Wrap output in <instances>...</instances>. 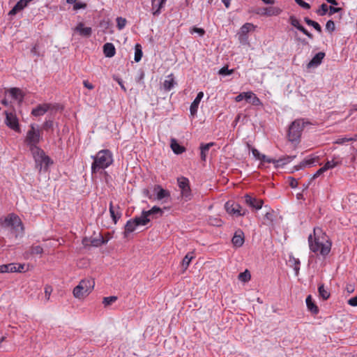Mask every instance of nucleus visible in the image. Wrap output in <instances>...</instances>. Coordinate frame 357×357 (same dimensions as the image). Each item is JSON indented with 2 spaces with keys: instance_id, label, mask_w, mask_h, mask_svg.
I'll use <instances>...</instances> for the list:
<instances>
[{
  "instance_id": "1",
  "label": "nucleus",
  "mask_w": 357,
  "mask_h": 357,
  "mask_svg": "<svg viewBox=\"0 0 357 357\" xmlns=\"http://www.w3.org/2000/svg\"><path fill=\"white\" fill-rule=\"evenodd\" d=\"M310 250L315 253L326 257L331 250L332 243L320 227H314L313 234L308 236Z\"/></svg>"
},
{
  "instance_id": "2",
  "label": "nucleus",
  "mask_w": 357,
  "mask_h": 357,
  "mask_svg": "<svg viewBox=\"0 0 357 357\" xmlns=\"http://www.w3.org/2000/svg\"><path fill=\"white\" fill-rule=\"evenodd\" d=\"M2 227L10 228L15 238L22 236L24 234V226L18 215L10 213L3 219H0Z\"/></svg>"
},
{
  "instance_id": "3",
  "label": "nucleus",
  "mask_w": 357,
  "mask_h": 357,
  "mask_svg": "<svg viewBox=\"0 0 357 357\" xmlns=\"http://www.w3.org/2000/svg\"><path fill=\"white\" fill-rule=\"evenodd\" d=\"M92 158L93 159L91 165L92 173L108 167L113 162L112 153L107 149L98 151L95 156H92Z\"/></svg>"
},
{
  "instance_id": "4",
  "label": "nucleus",
  "mask_w": 357,
  "mask_h": 357,
  "mask_svg": "<svg viewBox=\"0 0 357 357\" xmlns=\"http://www.w3.org/2000/svg\"><path fill=\"white\" fill-rule=\"evenodd\" d=\"M31 151L39 172L47 171L49 166L53 163L50 158L39 147H33Z\"/></svg>"
},
{
  "instance_id": "5",
  "label": "nucleus",
  "mask_w": 357,
  "mask_h": 357,
  "mask_svg": "<svg viewBox=\"0 0 357 357\" xmlns=\"http://www.w3.org/2000/svg\"><path fill=\"white\" fill-rule=\"evenodd\" d=\"M95 285V282L92 279H83L78 285L73 289V295L77 298H82L92 291Z\"/></svg>"
},
{
  "instance_id": "6",
  "label": "nucleus",
  "mask_w": 357,
  "mask_h": 357,
  "mask_svg": "<svg viewBox=\"0 0 357 357\" xmlns=\"http://www.w3.org/2000/svg\"><path fill=\"white\" fill-rule=\"evenodd\" d=\"M305 122L303 119L295 120L289 128L288 137L291 142L297 141L301 135L304 128Z\"/></svg>"
},
{
  "instance_id": "7",
  "label": "nucleus",
  "mask_w": 357,
  "mask_h": 357,
  "mask_svg": "<svg viewBox=\"0 0 357 357\" xmlns=\"http://www.w3.org/2000/svg\"><path fill=\"white\" fill-rule=\"evenodd\" d=\"M149 222V218H146L145 217H143L142 215L139 217H135L132 219H130L129 220L127 221L125 225L124 236H127L128 234L133 232L136 229L137 226H144Z\"/></svg>"
},
{
  "instance_id": "8",
  "label": "nucleus",
  "mask_w": 357,
  "mask_h": 357,
  "mask_svg": "<svg viewBox=\"0 0 357 357\" xmlns=\"http://www.w3.org/2000/svg\"><path fill=\"white\" fill-rule=\"evenodd\" d=\"M40 140V133L38 129L36 128L34 124L30 126V129L28 130L26 136V142L29 146L30 151L33 147H38L37 144Z\"/></svg>"
},
{
  "instance_id": "9",
  "label": "nucleus",
  "mask_w": 357,
  "mask_h": 357,
  "mask_svg": "<svg viewBox=\"0 0 357 357\" xmlns=\"http://www.w3.org/2000/svg\"><path fill=\"white\" fill-rule=\"evenodd\" d=\"M178 186L181 189V196L185 200L188 201L192 197L190 181L188 178L181 176L177 178Z\"/></svg>"
},
{
  "instance_id": "10",
  "label": "nucleus",
  "mask_w": 357,
  "mask_h": 357,
  "mask_svg": "<svg viewBox=\"0 0 357 357\" xmlns=\"http://www.w3.org/2000/svg\"><path fill=\"white\" fill-rule=\"evenodd\" d=\"M225 207L228 213L236 217L243 216L248 213V211L243 208L240 204L231 201L226 202Z\"/></svg>"
},
{
  "instance_id": "11",
  "label": "nucleus",
  "mask_w": 357,
  "mask_h": 357,
  "mask_svg": "<svg viewBox=\"0 0 357 357\" xmlns=\"http://www.w3.org/2000/svg\"><path fill=\"white\" fill-rule=\"evenodd\" d=\"M107 241H105L103 236L99 234L96 237H91L90 238H84L82 241V243L84 246H93V247H99L103 244H105Z\"/></svg>"
},
{
  "instance_id": "12",
  "label": "nucleus",
  "mask_w": 357,
  "mask_h": 357,
  "mask_svg": "<svg viewBox=\"0 0 357 357\" xmlns=\"http://www.w3.org/2000/svg\"><path fill=\"white\" fill-rule=\"evenodd\" d=\"M244 201L248 206L257 210L261 208L264 203L262 199H257L248 194L244 196Z\"/></svg>"
},
{
  "instance_id": "13",
  "label": "nucleus",
  "mask_w": 357,
  "mask_h": 357,
  "mask_svg": "<svg viewBox=\"0 0 357 357\" xmlns=\"http://www.w3.org/2000/svg\"><path fill=\"white\" fill-rule=\"evenodd\" d=\"M6 114V124L11 129L14 130H19V123L18 120L15 116V114L11 113L5 112Z\"/></svg>"
},
{
  "instance_id": "14",
  "label": "nucleus",
  "mask_w": 357,
  "mask_h": 357,
  "mask_svg": "<svg viewBox=\"0 0 357 357\" xmlns=\"http://www.w3.org/2000/svg\"><path fill=\"white\" fill-rule=\"evenodd\" d=\"M290 24L296 27L298 30L301 31L303 33L307 36L309 38L312 39L313 36L310 33L304 26L301 25L299 20L294 15L289 17Z\"/></svg>"
},
{
  "instance_id": "15",
  "label": "nucleus",
  "mask_w": 357,
  "mask_h": 357,
  "mask_svg": "<svg viewBox=\"0 0 357 357\" xmlns=\"http://www.w3.org/2000/svg\"><path fill=\"white\" fill-rule=\"evenodd\" d=\"M255 26L252 24L247 22L244 24L240 29L239 32L238 33V38L241 41L247 39V33L251 31H254L255 29Z\"/></svg>"
},
{
  "instance_id": "16",
  "label": "nucleus",
  "mask_w": 357,
  "mask_h": 357,
  "mask_svg": "<svg viewBox=\"0 0 357 357\" xmlns=\"http://www.w3.org/2000/svg\"><path fill=\"white\" fill-rule=\"evenodd\" d=\"M73 31L78 33L79 36L86 38L90 37L92 33V29L91 27H85L83 22L78 23L73 29Z\"/></svg>"
},
{
  "instance_id": "17",
  "label": "nucleus",
  "mask_w": 357,
  "mask_h": 357,
  "mask_svg": "<svg viewBox=\"0 0 357 357\" xmlns=\"http://www.w3.org/2000/svg\"><path fill=\"white\" fill-rule=\"evenodd\" d=\"M153 192L156 195V199L158 200H163L164 199H168L170 197L169 191L165 190L160 185L154 186Z\"/></svg>"
},
{
  "instance_id": "18",
  "label": "nucleus",
  "mask_w": 357,
  "mask_h": 357,
  "mask_svg": "<svg viewBox=\"0 0 357 357\" xmlns=\"http://www.w3.org/2000/svg\"><path fill=\"white\" fill-rule=\"evenodd\" d=\"M50 108V104H40L32 109L31 114L34 116H40L44 115Z\"/></svg>"
},
{
  "instance_id": "19",
  "label": "nucleus",
  "mask_w": 357,
  "mask_h": 357,
  "mask_svg": "<svg viewBox=\"0 0 357 357\" xmlns=\"http://www.w3.org/2000/svg\"><path fill=\"white\" fill-rule=\"evenodd\" d=\"M244 241V234L243 231L241 229L237 230L231 239L233 245L236 248H240L243 245Z\"/></svg>"
},
{
  "instance_id": "20",
  "label": "nucleus",
  "mask_w": 357,
  "mask_h": 357,
  "mask_svg": "<svg viewBox=\"0 0 357 357\" xmlns=\"http://www.w3.org/2000/svg\"><path fill=\"white\" fill-rule=\"evenodd\" d=\"M203 97H204V93L202 91H200L197 93V97L195 98L194 101L192 102V104L190 107V112L192 116H194L197 114L199 105L200 103L201 100L203 98Z\"/></svg>"
},
{
  "instance_id": "21",
  "label": "nucleus",
  "mask_w": 357,
  "mask_h": 357,
  "mask_svg": "<svg viewBox=\"0 0 357 357\" xmlns=\"http://www.w3.org/2000/svg\"><path fill=\"white\" fill-rule=\"evenodd\" d=\"M167 0H152V13L153 15H158L161 13V9L164 7Z\"/></svg>"
},
{
  "instance_id": "22",
  "label": "nucleus",
  "mask_w": 357,
  "mask_h": 357,
  "mask_svg": "<svg viewBox=\"0 0 357 357\" xmlns=\"http://www.w3.org/2000/svg\"><path fill=\"white\" fill-rule=\"evenodd\" d=\"M32 0H20L17 2L15 6L10 10L9 15H14L17 14L19 11L23 10L25 7L27 6L28 3Z\"/></svg>"
},
{
  "instance_id": "23",
  "label": "nucleus",
  "mask_w": 357,
  "mask_h": 357,
  "mask_svg": "<svg viewBox=\"0 0 357 357\" xmlns=\"http://www.w3.org/2000/svg\"><path fill=\"white\" fill-rule=\"evenodd\" d=\"M325 56V53L322 52H319L317 54L314 55V56L312 59V60L308 63L307 67L312 68V67H317L319 66L322 60L324 59Z\"/></svg>"
},
{
  "instance_id": "24",
  "label": "nucleus",
  "mask_w": 357,
  "mask_h": 357,
  "mask_svg": "<svg viewBox=\"0 0 357 357\" xmlns=\"http://www.w3.org/2000/svg\"><path fill=\"white\" fill-rule=\"evenodd\" d=\"M109 213L114 224H116L118 220L121 217V212L119 206H114L112 202L109 204Z\"/></svg>"
},
{
  "instance_id": "25",
  "label": "nucleus",
  "mask_w": 357,
  "mask_h": 357,
  "mask_svg": "<svg viewBox=\"0 0 357 357\" xmlns=\"http://www.w3.org/2000/svg\"><path fill=\"white\" fill-rule=\"evenodd\" d=\"M282 9L278 7H267L262 9L261 15L266 16H277L282 13Z\"/></svg>"
},
{
  "instance_id": "26",
  "label": "nucleus",
  "mask_w": 357,
  "mask_h": 357,
  "mask_svg": "<svg viewBox=\"0 0 357 357\" xmlns=\"http://www.w3.org/2000/svg\"><path fill=\"white\" fill-rule=\"evenodd\" d=\"M300 264L299 259L294 257L292 255L289 256L288 265L294 268L296 275H298L299 273Z\"/></svg>"
},
{
  "instance_id": "27",
  "label": "nucleus",
  "mask_w": 357,
  "mask_h": 357,
  "mask_svg": "<svg viewBox=\"0 0 357 357\" xmlns=\"http://www.w3.org/2000/svg\"><path fill=\"white\" fill-rule=\"evenodd\" d=\"M245 100L255 106L261 105V102L259 98L252 91L246 92Z\"/></svg>"
},
{
  "instance_id": "28",
  "label": "nucleus",
  "mask_w": 357,
  "mask_h": 357,
  "mask_svg": "<svg viewBox=\"0 0 357 357\" xmlns=\"http://www.w3.org/2000/svg\"><path fill=\"white\" fill-rule=\"evenodd\" d=\"M103 53L106 57L111 58L115 55L114 45L111 43H107L103 45Z\"/></svg>"
},
{
  "instance_id": "29",
  "label": "nucleus",
  "mask_w": 357,
  "mask_h": 357,
  "mask_svg": "<svg viewBox=\"0 0 357 357\" xmlns=\"http://www.w3.org/2000/svg\"><path fill=\"white\" fill-rule=\"evenodd\" d=\"M170 146L173 152L176 154H181L183 153L185 151V149L184 146H181L177 141L172 138L171 139V143Z\"/></svg>"
},
{
  "instance_id": "30",
  "label": "nucleus",
  "mask_w": 357,
  "mask_h": 357,
  "mask_svg": "<svg viewBox=\"0 0 357 357\" xmlns=\"http://www.w3.org/2000/svg\"><path fill=\"white\" fill-rule=\"evenodd\" d=\"M341 162L342 160L338 157L334 156L331 160L327 161L323 167L327 171L340 165Z\"/></svg>"
},
{
  "instance_id": "31",
  "label": "nucleus",
  "mask_w": 357,
  "mask_h": 357,
  "mask_svg": "<svg viewBox=\"0 0 357 357\" xmlns=\"http://www.w3.org/2000/svg\"><path fill=\"white\" fill-rule=\"evenodd\" d=\"M17 264L10 263L0 266V273H15Z\"/></svg>"
},
{
  "instance_id": "32",
  "label": "nucleus",
  "mask_w": 357,
  "mask_h": 357,
  "mask_svg": "<svg viewBox=\"0 0 357 357\" xmlns=\"http://www.w3.org/2000/svg\"><path fill=\"white\" fill-rule=\"evenodd\" d=\"M213 145H214L213 142H210V143L205 144H201V146H200V150H201L200 156H201V159L203 161L206 160L207 153H208L210 148L211 146H213Z\"/></svg>"
},
{
  "instance_id": "33",
  "label": "nucleus",
  "mask_w": 357,
  "mask_h": 357,
  "mask_svg": "<svg viewBox=\"0 0 357 357\" xmlns=\"http://www.w3.org/2000/svg\"><path fill=\"white\" fill-rule=\"evenodd\" d=\"M295 157H296L295 155H294V156L286 155V156L281 157L278 160H275V167H278L280 166H283L284 165H287V164L289 163L290 162H291Z\"/></svg>"
},
{
  "instance_id": "34",
  "label": "nucleus",
  "mask_w": 357,
  "mask_h": 357,
  "mask_svg": "<svg viewBox=\"0 0 357 357\" xmlns=\"http://www.w3.org/2000/svg\"><path fill=\"white\" fill-rule=\"evenodd\" d=\"M307 307L308 310L312 312L313 314H317L319 312V309L317 306L312 301V296L309 295L305 300Z\"/></svg>"
},
{
  "instance_id": "35",
  "label": "nucleus",
  "mask_w": 357,
  "mask_h": 357,
  "mask_svg": "<svg viewBox=\"0 0 357 357\" xmlns=\"http://www.w3.org/2000/svg\"><path fill=\"white\" fill-rule=\"evenodd\" d=\"M315 162H316L315 158H306L303 161H302L298 165L296 166L295 169L296 170H299V169L305 168L307 166H312L314 165V163Z\"/></svg>"
},
{
  "instance_id": "36",
  "label": "nucleus",
  "mask_w": 357,
  "mask_h": 357,
  "mask_svg": "<svg viewBox=\"0 0 357 357\" xmlns=\"http://www.w3.org/2000/svg\"><path fill=\"white\" fill-rule=\"evenodd\" d=\"M195 257V255L193 252H188L187 255L184 257V258L182 260L181 266L183 268V270H186L190 264L192 259Z\"/></svg>"
},
{
  "instance_id": "37",
  "label": "nucleus",
  "mask_w": 357,
  "mask_h": 357,
  "mask_svg": "<svg viewBox=\"0 0 357 357\" xmlns=\"http://www.w3.org/2000/svg\"><path fill=\"white\" fill-rule=\"evenodd\" d=\"M174 85V78L172 74L167 76V79L163 83L164 89L166 91H170Z\"/></svg>"
},
{
  "instance_id": "38",
  "label": "nucleus",
  "mask_w": 357,
  "mask_h": 357,
  "mask_svg": "<svg viewBox=\"0 0 357 357\" xmlns=\"http://www.w3.org/2000/svg\"><path fill=\"white\" fill-rule=\"evenodd\" d=\"M156 213H160V215H162V211L160 208L155 206L151 210L143 211L142 213V215L143 217H145L146 218H149V215Z\"/></svg>"
},
{
  "instance_id": "39",
  "label": "nucleus",
  "mask_w": 357,
  "mask_h": 357,
  "mask_svg": "<svg viewBox=\"0 0 357 357\" xmlns=\"http://www.w3.org/2000/svg\"><path fill=\"white\" fill-rule=\"evenodd\" d=\"M318 291L319 296L322 298L323 300H327L330 297V293L326 289H325L324 284H320L319 286Z\"/></svg>"
},
{
  "instance_id": "40",
  "label": "nucleus",
  "mask_w": 357,
  "mask_h": 357,
  "mask_svg": "<svg viewBox=\"0 0 357 357\" xmlns=\"http://www.w3.org/2000/svg\"><path fill=\"white\" fill-rule=\"evenodd\" d=\"M135 50V61L136 62H139L142 57V51L141 45L139 44H136Z\"/></svg>"
},
{
  "instance_id": "41",
  "label": "nucleus",
  "mask_w": 357,
  "mask_h": 357,
  "mask_svg": "<svg viewBox=\"0 0 357 357\" xmlns=\"http://www.w3.org/2000/svg\"><path fill=\"white\" fill-rule=\"evenodd\" d=\"M10 94L13 98L15 99H18L20 100H22L23 98V95L20 89L17 88H13L10 91Z\"/></svg>"
},
{
  "instance_id": "42",
  "label": "nucleus",
  "mask_w": 357,
  "mask_h": 357,
  "mask_svg": "<svg viewBox=\"0 0 357 357\" xmlns=\"http://www.w3.org/2000/svg\"><path fill=\"white\" fill-rule=\"evenodd\" d=\"M29 252L31 255H41L43 252V248L40 245H32Z\"/></svg>"
},
{
  "instance_id": "43",
  "label": "nucleus",
  "mask_w": 357,
  "mask_h": 357,
  "mask_svg": "<svg viewBox=\"0 0 357 357\" xmlns=\"http://www.w3.org/2000/svg\"><path fill=\"white\" fill-rule=\"evenodd\" d=\"M250 273L248 270H245L244 272L241 273L238 275V279L243 282H248L250 280Z\"/></svg>"
},
{
  "instance_id": "44",
  "label": "nucleus",
  "mask_w": 357,
  "mask_h": 357,
  "mask_svg": "<svg viewBox=\"0 0 357 357\" xmlns=\"http://www.w3.org/2000/svg\"><path fill=\"white\" fill-rule=\"evenodd\" d=\"M329 10V6L326 3H322L319 9L317 11V14L320 16L325 15Z\"/></svg>"
},
{
  "instance_id": "45",
  "label": "nucleus",
  "mask_w": 357,
  "mask_h": 357,
  "mask_svg": "<svg viewBox=\"0 0 357 357\" xmlns=\"http://www.w3.org/2000/svg\"><path fill=\"white\" fill-rule=\"evenodd\" d=\"M116 300H117V297L114 296L105 297L103 298L102 303L104 304L105 306H108V305L112 304L113 303H114Z\"/></svg>"
},
{
  "instance_id": "46",
  "label": "nucleus",
  "mask_w": 357,
  "mask_h": 357,
  "mask_svg": "<svg viewBox=\"0 0 357 357\" xmlns=\"http://www.w3.org/2000/svg\"><path fill=\"white\" fill-rule=\"evenodd\" d=\"M252 153L256 159L259 160H265L266 155L264 154H261L257 149L253 148L252 149Z\"/></svg>"
},
{
  "instance_id": "47",
  "label": "nucleus",
  "mask_w": 357,
  "mask_h": 357,
  "mask_svg": "<svg viewBox=\"0 0 357 357\" xmlns=\"http://www.w3.org/2000/svg\"><path fill=\"white\" fill-rule=\"evenodd\" d=\"M117 27L119 30L123 29L126 24V20L121 17L116 18Z\"/></svg>"
},
{
  "instance_id": "48",
  "label": "nucleus",
  "mask_w": 357,
  "mask_h": 357,
  "mask_svg": "<svg viewBox=\"0 0 357 357\" xmlns=\"http://www.w3.org/2000/svg\"><path fill=\"white\" fill-rule=\"evenodd\" d=\"M73 10H79V9H85L86 8V3H83V2H77L75 1V3H73Z\"/></svg>"
},
{
  "instance_id": "49",
  "label": "nucleus",
  "mask_w": 357,
  "mask_h": 357,
  "mask_svg": "<svg viewBox=\"0 0 357 357\" xmlns=\"http://www.w3.org/2000/svg\"><path fill=\"white\" fill-rule=\"evenodd\" d=\"M326 29L329 32H333L335 29V25L333 20H328L326 24Z\"/></svg>"
},
{
  "instance_id": "50",
  "label": "nucleus",
  "mask_w": 357,
  "mask_h": 357,
  "mask_svg": "<svg viewBox=\"0 0 357 357\" xmlns=\"http://www.w3.org/2000/svg\"><path fill=\"white\" fill-rule=\"evenodd\" d=\"M233 71V70H229L228 67L225 66L219 70L218 73L221 75L225 76L232 74Z\"/></svg>"
},
{
  "instance_id": "51",
  "label": "nucleus",
  "mask_w": 357,
  "mask_h": 357,
  "mask_svg": "<svg viewBox=\"0 0 357 357\" xmlns=\"http://www.w3.org/2000/svg\"><path fill=\"white\" fill-rule=\"evenodd\" d=\"M355 141V139L349 138V137H341L336 140L335 143L338 144H342L345 142Z\"/></svg>"
},
{
  "instance_id": "52",
  "label": "nucleus",
  "mask_w": 357,
  "mask_h": 357,
  "mask_svg": "<svg viewBox=\"0 0 357 357\" xmlns=\"http://www.w3.org/2000/svg\"><path fill=\"white\" fill-rule=\"evenodd\" d=\"M297 4H298L301 7L304 9H310V6L308 3L303 1V0H295Z\"/></svg>"
},
{
  "instance_id": "53",
  "label": "nucleus",
  "mask_w": 357,
  "mask_h": 357,
  "mask_svg": "<svg viewBox=\"0 0 357 357\" xmlns=\"http://www.w3.org/2000/svg\"><path fill=\"white\" fill-rule=\"evenodd\" d=\"M52 291V288L50 286H46L45 287V298H46L47 301L50 300V297Z\"/></svg>"
},
{
  "instance_id": "54",
  "label": "nucleus",
  "mask_w": 357,
  "mask_h": 357,
  "mask_svg": "<svg viewBox=\"0 0 357 357\" xmlns=\"http://www.w3.org/2000/svg\"><path fill=\"white\" fill-rule=\"evenodd\" d=\"M54 123L52 120L46 121L43 124V128L45 130L52 129L53 128Z\"/></svg>"
},
{
  "instance_id": "55",
  "label": "nucleus",
  "mask_w": 357,
  "mask_h": 357,
  "mask_svg": "<svg viewBox=\"0 0 357 357\" xmlns=\"http://www.w3.org/2000/svg\"><path fill=\"white\" fill-rule=\"evenodd\" d=\"M341 10H342L341 8H336V7H333V6H329L328 14H329V15H332L335 13L340 12Z\"/></svg>"
},
{
  "instance_id": "56",
  "label": "nucleus",
  "mask_w": 357,
  "mask_h": 357,
  "mask_svg": "<svg viewBox=\"0 0 357 357\" xmlns=\"http://www.w3.org/2000/svg\"><path fill=\"white\" fill-rule=\"evenodd\" d=\"M245 96H246V92L241 93L240 94H238V96H236L235 97V100L236 102H241L243 99L245 100Z\"/></svg>"
},
{
  "instance_id": "57",
  "label": "nucleus",
  "mask_w": 357,
  "mask_h": 357,
  "mask_svg": "<svg viewBox=\"0 0 357 357\" xmlns=\"http://www.w3.org/2000/svg\"><path fill=\"white\" fill-rule=\"evenodd\" d=\"M191 33H199L200 36H203L205 33L204 30L202 28H197V27H194L192 31H191Z\"/></svg>"
},
{
  "instance_id": "58",
  "label": "nucleus",
  "mask_w": 357,
  "mask_h": 357,
  "mask_svg": "<svg viewBox=\"0 0 357 357\" xmlns=\"http://www.w3.org/2000/svg\"><path fill=\"white\" fill-rule=\"evenodd\" d=\"M25 264H17V266H16V272H20V273H22V272H25Z\"/></svg>"
},
{
  "instance_id": "59",
  "label": "nucleus",
  "mask_w": 357,
  "mask_h": 357,
  "mask_svg": "<svg viewBox=\"0 0 357 357\" xmlns=\"http://www.w3.org/2000/svg\"><path fill=\"white\" fill-rule=\"evenodd\" d=\"M348 304L351 305V306H357V296H354V297H352L351 298L349 301H348Z\"/></svg>"
},
{
  "instance_id": "60",
  "label": "nucleus",
  "mask_w": 357,
  "mask_h": 357,
  "mask_svg": "<svg viewBox=\"0 0 357 357\" xmlns=\"http://www.w3.org/2000/svg\"><path fill=\"white\" fill-rule=\"evenodd\" d=\"M316 31H317L319 33L322 32V29L321 26L317 23V22L314 21L313 24L311 25Z\"/></svg>"
},
{
  "instance_id": "61",
  "label": "nucleus",
  "mask_w": 357,
  "mask_h": 357,
  "mask_svg": "<svg viewBox=\"0 0 357 357\" xmlns=\"http://www.w3.org/2000/svg\"><path fill=\"white\" fill-rule=\"evenodd\" d=\"M326 172V169L324 168V167H321L319 169H318L315 174H314L313 176V178H317L319 177L321 174H322L324 172Z\"/></svg>"
},
{
  "instance_id": "62",
  "label": "nucleus",
  "mask_w": 357,
  "mask_h": 357,
  "mask_svg": "<svg viewBox=\"0 0 357 357\" xmlns=\"http://www.w3.org/2000/svg\"><path fill=\"white\" fill-rule=\"evenodd\" d=\"M83 84L86 88H87L89 90H92L94 88V86L87 80H84L83 82Z\"/></svg>"
},
{
  "instance_id": "63",
  "label": "nucleus",
  "mask_w": 357,
  "mask_h": 357,
  "mask_svg": "<svg viewBox=\"0 0 357 357\" xmlns=\"http://www.w3.org/2000/svg\"><path fill=\"white\" fill-rule=\"evenodd\" d=\"M289 185L293 188H296L298 186L297 180L294 178H291Z\"/></svg>"
},
{
  "instance_id": "64",
  "label": "nucleus",
  "mask_w": 357,
  "mask_h": 357,
  "mask_svg": "<svg viewBox=\"0 0 357 357\" xmlns=\"http://www.w3.org/2000/svg\"><path fill=\"white\" fill-rule=\"evenodd\" d=\"M265 218L270 220L271 222L273 221V214L271 213H266L265 215Z\"/></svg>"
}]
</instances>
